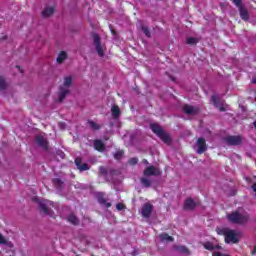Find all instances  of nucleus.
<instances>
[{
	"label": "nucleus",
	"instance_id": "nucleus-1",
	"mask_svg": "<svg viewBox=\"0 0 256 256\" xmlns=\"http://www.w3.org/2000/svg\"><path fill=\"white\" fill-rule=\"evenodd\" d=\"M218 235H224L225 243H238L239 242V232L228 229V228H218Z\"/></svg>",
	"mask_w": 256,
	"mask_h": 256
},
{
	"label": "nucleus",
	"instance_id": "nucleus-2",
	"mask_svg": "<svg viewBox=\"0 0 256 256\" xmlns=\"http://www.w3.org/2000/svg\"><path fill=\"white\" fill-rule=\"evenodd\" d=\"M227 219L228 221H230V223L243 225L244 223H247V221H249V216L247 215V213L243 211H236L231 214H228Z\"/></svg>",
	"mask_w": 256,
	"mask_h": 256
},
{
	"label": "nucleus",
	"instance_id": "nucleus-3",
	"mask_svg": "<svg viewBox=\"0 0 256 256\" xmlns=\"http://www.w3.org/2000/svg\"><path fill=\"white\" fill-rule=\"evenodd\" d=\"M150 127L153 133H155V135H157L162 141H164L165 143H171V138L167 133L163 131V128H161V126H159L158 124H151Z\"/></svg>",
	"mask_w": 256,
	"mask_h": 256
},
{
	"label": "nucleus",
	"instance_id": "nucleus-4",
	"mask_svg": "<svg viewBox=\"0 0 256 256\" xmlns=\"http://www.w3.org/2000/svg\"><path fill=\"white\" fill-rule=\"evenodd\" d=\"M71 83H73V78L68 76L64 78V87L60 88V98L59 101H63L67 93H69V87H71Z\"/></svg>",
	"mask_w": 256,
	"mask_h": 256
},
{
	"label": "nucleus",
	"instance_id": "nucleus-5",
	"mask_svg": "<svg viewBox=\"0 0 256 256\" xmlns=\"http://www.w3.org/2000/svg\"><path fill=\"white\" fill-rule=\"evenodd\" d=\"M234 5H236V7H238L239 11H240V17L241 19H243L244 21H247V19H249V13L247 12V10H245V8H243L242 4H241V0H232Z\"/></svg>",
	"mask_w": 256,
	"mask_h": 256
},
{
	"label": "nucleus",
	"instance_id": "nucleus-6",
	"mask_svg": "<svg viewBox=\"0 0 256 256\" xmlns=\"http://www.w3.org/2000/svg\"><path fill=\"white\" fill-rule=\"evenodd\" d=\"M194 149L196 151V153H205V151H207V144H205V139L203 138H199L197 140L196 145L194 146Z\"/></svg>",
	"mask_w": 256,
	"mask_h": 256
},
{
	"label": "nucleus",
	"instance_id": "nucleus-7",
	"mask_svg": "<svg viewBox=\"0 0 256 256\" xmlns=\"http://www.w3.org/2000/svg\"><path fill=\"white\" fill-rule=\"evenodd\" d=\"M145 177L157 176L161 175V171L159 168H155V166H149L144 170Z\"/></svg>",
	"mask_w": 256,
	"mask_h": 256
},
{
	"label": "nucleus",
	"instance_id": "nucleus-8",
	"mask_svg": "<svg viewBox=\"0 0 256 256\" xmlns=\"http://www.w3.org/2000/svg\"><path fill=\"white\" fill-rule=\"evenodd\" d=\"M228 145H241L243 138L241 136H229L226 138Z\"/></svg>",
	"mask_w": 256,
	"mask_h": 256
},
{
	"label": "nucleus",
	"instance_id": "nucleus-9",
	"mask_svg": "<svg viewBox=\"0 0 256 256\" xmlns=\"http://www.w3.org/2000/svg\"><path fill=\"white\" fill-rule=\"evenodd\" d=\"M94 44L96 46V51L100 57H103V47H101L99 35L95 34L93 36Z\"/></svg>",
	"mask_w": 256,
	"mask_h": 256
},
{
	"label": "nucleus",
	"instance_id": "nucleus-10",
	"mask_svg": "<svg viewBox=\"0 0 256 256\" xmlns=\"http://www.w3.org/2000/svg\"><path fill=\"white\" fill-rule=\"evenodd\" d=\"M153 211V206L149 203L144 204L141 210L142 217H149L151 215V212Z\"/></svg>",
	"mask_w": 256,
	"mask_h": 256
},
{
	"label": "nucleus",
	"instance_id": "nucleus-11",
	"mask_svg": "<svg viewBox=\"0 0 256 256\" xmlns=\"http://www.w3.org/2000/svg\"><path fill=\"white\" fill-rule=\"evenodd\" d=\"M36 143L40 145V147H43V149H47V138L43 135L36 136Z\"/></svg>",
	"mask_w": 256,
	"mask_h": 256
},
{
	"label": "nucleus",
	"instance_id": "nucleus-12",
	"mask_svg": "<svg viewBox=\"0 0 256 256\" xmlns=\"http://www.w3.org/2000/svg\"><path fill=\"white\" fill-rule=\"evenodd\" d=\"M75 165L79 171H89V165L86 163L81 164V158H76L75 159Z\"/></svg>",
	"mask_w": 256,
	"mask_h": 256
},
{
	"label": "nucleus",
	"instance_id": "nucleus-13",
	"mask_svg": "<svg viewBox=\"0 0 256 256\" xmlns=\"http://www.w3.org/2000/svg\"><path fill=\"white\" fill-rule=\"evenodd\" d=\"M183 111L184 113H186L187 115H196L197 113V108L193 107V106H189V105H185L183 107Z\"/></svg>",
	"mask_w": 256,
	"mask_h": 256
},
{
	"label": "nucleus",
	"instance_id": "nucleus-14",
	"mask_svg": "<svg viewBox=\"0 0 256 256\" xmlns=\"http://www.w3.org/2000/svg\"><path fill=\"white\" fill-rule=\"evenodd\" d=\"M53 13H55V8L51 6L44 8V10L42 11L43 17H51Z\"/></svg>",
	"mask_w": 256,
	"mask_h": 256
},
{
	"label": "nucleus",
	"instance_id": "nucleus-15",
	"mask_svg": "<svg viewBox=\"0 0 256 256\" xmlns=\"http://www.w3.org/2000/svg\"><path fill=\"white\" fill-rule=\"evenodd\" d=\"M196 206H197V203L193 201V199L191 198H188L184 203L185 209H195Z\"/></svg>",
	"mask_w": 256,
	"mask_h": 256
},
{
	"label": "nucleus",
	"instance_id": "nucleus-16",
	"mask_svg": "<svg viewBox=\"0 0 256 256\" xmlns=\"http://www.w3.org/2000/svg\"><path fill=\"white\" fill-rule=\"evenodd\" d=\"M112 117L114 119H117L121 115V110L119 109V106H112L111 108Z\"/></svg>",
	"mask_w": 256,
	"mask_h": 256
},
{
	"label": "nucleus",
	"instance_id": "nucleus-17",
	"mask_svg": "<svg viewBox=\"0 0 256 256\" xmlns=\"http://www.w3.org/2000/svg\"><path fill=\"white\" fill-rule=\"evenodd\" d=\"M94 147L96 151H105V144L101 140H95Z\"/></svg>",
	"mask_w": 256,
	"mask_h": 256
},
{
	"label": "nucleus",
	"instance_id": "nucleus-18",
	"mask_svg": "<svg viewBox=\"0 0 256 256\" xmlns=\"http://www.w3.org/2000/svg\"><path fill=\"white\" fill-rule=\"evenodd\" d=\"M39 206L43 213H48L47 211H49V201H39Z\"/></svg>",
	"mask_w": 256,
	"mask_h": 256
},
{
	"label": "nucleus",
	"instance_id": "nucleus-19",
	"mask_svg": "<svg viewBox=\"0 0 256 256\" xmlns=\"http://www.w3.org/2000/svg\"><path fill=\"white\" fill-rule=\"evenodd\" d=\"M67 59V53L65 52H60V54L57 57V63H63Z\"/></svg>",
	"mask_w": 256,
	"mask_h": 256
},
{
	"label": "nucleus",
	"instance_id": "nucleus-20",
	"mask_svg": "<svg viewBox=\"0 0 256 256\" xmlns=\"http://www.w3.org/2000/svg\"><path fill=\"white\" fill-rule=\"evenodd\" d=\"M68 221L69 223H72V225H77V223H79V220L77 219V217H75V215H70L68 217Z\"/></svg>",
	"mask_w": 256,
	"mask_h": 256
},
{
	"label": "nucleus",
	"instance_id": "nucleus-21",
	"mask_svg": "<svg viewBox=\"0 0 256 256\" xmlns=\"http://www.w3.org/2000/svg\"><path fill=\"white\" fill-rule=\"evenodd\" d=\"M186 42L188 45H196V43H199V40L197 38L190 37L187 38Z\"/></svg>",
	"mask_w": 256,
	"mask_h": 256
},
{
	"label": "nucleus",
	"instance_id": "nucleus-22",
	"mask_svg": "<svg viewBox=\"0 0 256 256\" xmlns=\"http://www.w3.org/2000/svg\"><path fill=\"white\" fill-rule=\"evenodd\" d=\"M160 239L161 241H173V237L169 236V234H161Z\"/></svg>",
	"mask_w": 256,
	"mask_h": 256
},
{
	"label": "nucleus",
	"instance_id": "nucleus-23",
	"mask_svg": "<svg viewBox=\"0 0 256 256\" xmlns=\"http://www.w3.org/2000/svg\"><path fill=\"white\" fill-rule=\"evenodd\" d=\"M141 183H142V185H144V187H151V180H149L147 178H142Z\"/></svg>",
	"mask_w": 256,
	"mask_h": 256
},
{
	"label": "nucleus",
	"instance_id": "nucleus-24",
	"mask_svg": "<svg viewBox=\"0 0 256 256\" xmlns=\"http://www.w3.org/2000/svg\"><path fill=\"white\" fill-rule=\"evenodd\" d=\"M99 204L104 205L105 207H111V203L105 201L103 198H98Z\"/></svg>",
	"mask_w": 256,
	"mask_h": 256
},
{
	"label": "nucleus",
	"instance_id": "nucleus-25",
	"mask_svg": "<svg viewBox=\"0 0 256 256\" xmlns=\"http://www.w3.org/2000/svg\"><path fill=\"white\" fill-rule=\"evenodd\" d=\"M88 125L91 129H99V126L97 125V123L93 122V121H89Z\"/></svg>",
	"mask_w": 256,
	"mask_h": 256
},
{
	"label": "nucleus",
	"instance_id": "nucleus-26",
	"mask_svg": "<svg viewBox=\"0 0 256 256\" xmlns=\"http://www.w3.org/2000/svg\"><path fill=\"white\" fill-rule=\"evenodd\" d=\"M6 86L5 79L0 76V89H5Z\"/></svg>",
	"mask_w": 256,
	"mask_h": 256
},
{
	"label": "nucleus",
	"instance_id": "nucleus-27",
	"mask_svg": "<svg viewBox=\"0 0 256 256\" xmlns=\"http://www.w3.org/2000/svg\"><path fill=\"white\" fill-rule=\"evenodd\" d=\"M204 247H205V249H208V251H213V249H214L213 244H211L209 242L205 243Z\"/></svg>",
	"mask_w": 256,
	"mask_h": 256
},
{
	"label": "nucleus",
	"instance_id": "nucleus-28",
	"mask_svg": "<svg viewBox=\"0 0 256 256\" xmlns=\"http://www.w3.org/2000/svg\"><path fill=\"white\" fill-rule=\"evenodd\" d=\"M219 101V98L217 96H212L211 98V103H213V105H215V107H217V102Z\"/></svg>",
	"mask_w": 256,
	"mask_h": 256
},
{
	"label": "nucleus",
	"instance_id": "nucleus-29",
	"mask_svg": "<svg viewBox=\"0 0 256 256\" xmlns=\"http://www.w3.org/2000/svg\"><path fill=\"white\" fill-rule=\"evenodd\" d=\"M123 157V151H118L114 154L115 159H121Z\"/></svg>",
	"mask_w": 256,
	"mask_h": 256
},
{
	"label": "nucleus",
	"instance_id": "nucleus-30",
	"mask_svg": "<svg viewBox=\"0 0 256 256\" xmlns=\"http://www.w3.org/2000/svg\"><path fill=\"white\" fill-rule=\"evenodd\" d=\"M142 31L146 35V37H151V34L149 33V29H147V27H142Z\"/></svg>",
	"mask_w": 256,
	"mask_h": 256
},
{
	"label": "nucleus",
	"instance_id": "nucleus-31",
	"mask_svg": "<svg viewBox=\"0 0 256 256\" xmlns=\"http://www.w3.org/2000/svg\"><path fill=\"white\" fill-rule=\"evenodd\" d=\"M178 251H180V253H189V250H187V248L185 246L179 247Z\"/></svg>",
	"mask_w": 256,
	"mask_h": 256
},
{
	"label": "nucleus",
	"instance_id": "nucleus-32",
	"mask_svg": "<svg viewBox=\"0 0 256 256\" xmlns=\"http://www.w3.org/2000/svg\"><path fill=\"white\" fill-rule=\"evenodd\" d=\"M116 209H117L118 211H123V209H125V205H123L122 203H118V204L116 205Z\"/></svg>",
	"mask_w": 256,
	"mask_h": 256
},
{
	"label": "nucleus",
	"instance_id": "nucleus-33",
	"mask_svg": "<svg viewBox=\"0 0 256 256\" xmlns=\"http://www.w3.org/2000/svg\"><path fill=\"white\" fill-rule=\"evenodd\" d=\"M137 158H132L129 160L130 165H137Z\"/></svg>",
	"mask_w": 256,
	"mask_h": 256
},
{
	"label": "nucleus",
	"instance_id": "nucleus-34",
	"mask_svg": "<svg viewBox=\"0 0 256 256\" xmlns=\"http://www.w3.org/2000/svg\"><path fill=\"white\" fill-rule=\"evenodd\" d=\"M213 256H228L227 254H224V253H221V252H219V251H215L214 253H213Z\"/></svg>",
	"mask_w": 256,
	"mask_h": 256
},
{
	"label": "nucleus",
	"instance_id": "nucleus-35",
	"mask_svg": "<svg viewBox=\"0 0 256 256\" xmlns=\"http://www.w3.org/2000/svg\"><path fill=\"white\" fill-rule=\"evenodd\" d=\"M0 243H2V244L7 243V241H5V238L1 234H0Z\"/></svg>",
	"mask_w": 256,
	"mask_h": 256
},
{
	"label": "nucleus",
	"instance_id": "nucleus-36",
	"mask_svg": "<svg viewBox=\"0 0 256 256\" xmlns=\"http://www.w3.org/2000/svg\"><path fill=\"white\" fill-rule=\"evenodd\" d=\"M100 171H101V173H107V171L103 167H100Z\"/></svg>",
	"mask_w": 256,
	"mask_h": 256
},
{
	"label": "nucleus",
	"instance_id": "nucleus-37",
	"mask_svg": "<svg viewBox=\"0 0 256 256\" xmlns=\"http://www.w3.org/2000/svg\"><path fill=\"white\" fill-rule=\"evenodd\" d=\"M252 189H253V191H255V193H256V184H254V185L252 186Z\"/></svg>",
	"mask_w": 256,
	"mask_h": 256
},
{
	"label": "nucleus",
	"instance_id": "nucleus-38",
	"mask_svg": "<svg viewBox=\"0 0 256 256\" xmlns=\"http://www.w3.org/2000/svg\"><path fill=\"white\" fill-rule=\"evenodd\" d=\"M16 68H18V70L20 71V73H23V70H21V67L17 66Z\"/></svg>",
	"mask_w": 256,
	"mask_h": 256
},
{
	"label": "nucleus",
	"instance_id": "nucleus-39",
	"mask_svg": "<svg viewBox=\"0 0 256 256\" xmlns=\"http://www.w3.org/2000/svg\"><path fill=\"white\" fill-rule=\"evenodd\" d=\"M252 83H256V77L252 79Z\"/></svg>",
	"mask_w": 256,
	"mask_h": 256
},
{
	"label": "nucleus",
	"instance_id": "nucleus-40",
	"mask_svg": "<svg viewBox=\"0 0 256 256\" xmlns=\"http://www.w3.org/2000/svg\"><path fill=\"white\" fill-rule=\"evenodd\" d=\"M143 163H145V165H147L149 162H147V160H143Z\"/></svg>",
	"mask_w": 256,
	"mask_h": 256
},
{
	"label": "nucleus",
	"instance_id": "nucleus-41",
	"mask_svg": "<svg viewBox=\"0 0 256 256\" xmlns=\"http://www.w3.org/2000/svg\"><path fill=\"white\" fill-rule=\"evenodd\" d=\"M8 245H9L10 247H13V244H12L11 242H9Z\"/></svg>",
	"mask_w": 256,
	"mask_h": 256
},
{
	"label": "nucleus",
	"instance_id": "nucleus-42",
	"mask_svg": "<svg viewBox=\"0 0 256 256\" xmlns=\"http://www.w3.org/2000/svg\"><path fill=\"white\" fill-rule=\"evenodd\" d=\"M253 125H254V127H255V129H256V121L253 123Z\"/></svg>",
	"mask_w": 256,
	"mask_h": 256
},
{
	"label": "nucleus",
	"instance_id": "nucleus-43",
	"mask_svg": "<svg viewBox=\"0 0 256 256\" xmlns=\"http://www.w3.org/2000/svg\"><path fill=\"white\" fill-rule=\"evenodd\" d=\"M254 253H256V246H255V248H254Z\"/></svg>",
	"mask_w": 256,
	"mask_h": 256
},
{
	"label": "nucleus",
	"instance_id": "nucleus-44",
	"mask_svg": "<svg viewBox=\"0 0 256 256\" xmlns=\"http://www.w3.org/2000/svg\"><path fill=\"white\" fill-rule=\"evenodd\" d=\"M220 109V111H223V108H219Z\"/></svg>",
	"mask_w": 256,
	"mask_h": 256
},
{
	"label": "nucleus",
	"instance_id": "nucleus-45",
	"mask_svg": "<svg viewBox=\"0 0 256 256\" xmlns=\"http://www.w3.org/2000/svg\"><path fill=\"white\" fill-rule=\"evenodd\" d=\"M59 125H60V127H61V125H63V123H60Z\"/></svg>",
	"mask_w": 256,
	"mask_h": 256
}]
</instances>
